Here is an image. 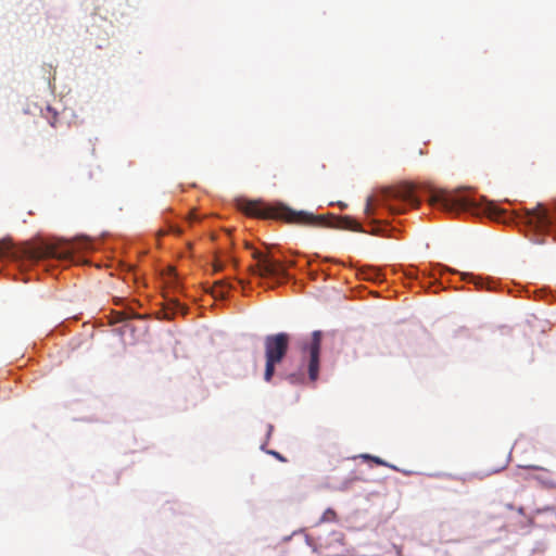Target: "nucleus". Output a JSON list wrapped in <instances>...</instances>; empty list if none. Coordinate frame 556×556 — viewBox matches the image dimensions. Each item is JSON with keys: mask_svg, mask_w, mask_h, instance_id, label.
Segmentation results:
<instances>
[{"mask_svg": "<svg viewBox=\"0 0 556 556\" xmlns=\"http://www.w3.org/2000/svg\"><path fill=\"white\" fill-rule=\"evenodd\" d=\"M429 203L450 213L470 212L475 215H485L490 219L507 223L506 212L494 202L465 193L463 190H434L430 192Z\"/></svg>", "mask_w": 556, "mask_h": 556, "instance_id": "obj_1", "label": "nucleus"}, {"mask_svg": "<svg viewBox=\"0 0 556 556\" xmlns=\"http://www.w3.org/2000/svg\"><path fill=\"white\" fill-rule=\"evenodd\" d=\"M420 194L410 184L383 188L376 197H368L364 208L367 218L377 215V207L387 208L390 214H402L406 207H417Z\"/></svg>", "mask_w": 556, "mask_h": 556, "instance_id": "obj_2", "label": "nucleus"}, {"mask_svg": "<svg viewBox=\"0 0 556 556\" xmlns=\"http://www.w3.org/2000/svg\"><path fill=\"white\" fill-rule=\"evenodd\" d=\"M238 208L244 214L258 218L282 219L300 225H317L320 219L305 211H293L282 204L267 205L260 200H239Z\"/></svg>", "mask_w": 556, "mask_h": 556, "instance_id": "obj_3", "label": "nucleus"}, {"mask_svg": "<svg viewBox=\"0 0 556 556\" xmlns=\"http://www.w3.org/2000/svg\"><path fill=\"white\" fill-rule=\"evenodd\" d=\"M290 336L286 332L266 336L264 339L265 349V372L264 380L270 382L275 375V367L281 363L289 350Z\"/></svg>", "mask_w": 556, "mask_h": 556, "instance_id": "obj_4", "label": "nucleus"}, {"mask_svg": "<svg viewBox=\"0 0 556 556\" xmlns=\"http://www.w3.org/2000/svg\"><path fill=\"white\" fill-rule=\"evenodd\" d=\"M518 217L525 225L532 229L545 231L556 223V203L553 210H548L543 204L539 203L533 208H525L523 214Z\"/></svg>", "mask_w": 556, "mask_h": 556, "instance_id": "obj_5", "label": "nucleus"}, {"mask_svg": "<svg viewBox=\"0 0 556 556\" xmlns=\"http://www.w3.org/2000/svg\"><path fill=\"white\" fill-rule=\"evenodd\" d=\"M73 249L68 244L40 242L29 251V256L35 260L56 258L67 261L72 257Z\"/></svg>", "mask_w": 556, "mask_h": 556, "instance_id": "obj_6", "label": "nucleus"}, {"mask_svg": "<svg viewBox=\"0 0 556 556\" xmlns=\"http://www.w3.org/2000/svg\"><path fill=\"white\" fill-rule=\"evenodd\" d=\"M253 258L257 261V264L251 267L252 273L257 274L262 277H282L286 274L283 265L274 260L269 254L262 253L254 250L252 253Z\"/></svg>", "mask_w": 556, "mask_h": 556, "instance_id": "obj_7", "label": "nucleus"}, {"mask_svg": "<svg viewBox=\"0 0 556 556\" xmlns=\"http://www.w3.org/2000/svg\"><path fill=\"white\" fill-rule=\"evenodd\" d=\"M321 338L323 332L320 330H315L312 333V341L308 345L304 346V352H308V377L311 381H316L319 374V356L321 349Z\"/></svg>", "mask_w": 556, "mask_h": 556, "instance_id": "obj_8", "label": "nucleus"}, {"mask_svg": "<svg viewBox=\"0 0 556 556\" xmlns=\"http://www.w3.org/2000/svg\"><path fill=\"white\" fill-rule=\"evenodd\" d=\"M231 288V285L227 282L226 280H217L214 282V285L211 288V293L215 298H225L227 293L229 292Z\"/></svg>", "mask_w": 556, "mask_h": 556, "instance_id": "obj_9", "label": "nucleus"}, {"mask_svg": "<svg viewBox=\"0 0 556 556\" xmlns=\"http://www.w3.org/2000/svg\"><path fill=\"white\" fill-rule=\"evenodd\" d=\"M340 226L344 229H349V230H353V231H362L361 224L350 216L341 217Z\"/></svg>", "mask_w": 556, "mask_h": 556, "instance_id": "obj_10", "label": "nucleus"}, {"mask_svg": "<svg viewBox=\"0 0 556 556\" xmlns=\"http://www.w3.org/2000/svg\"><path fill=\"white\" fill-rule=\"evenodd\" d=\"M337 519V513L332 508H327L320 517L319 522H336Z\"/></svg>", "mask_w": 556, "mask_h": 556, "instance_id": "obj_11", "label": "nucleus"}, {"mask_svg": "<svg viewBox=\"0 0 556 556\" xmlns=\"http://www.w3.org/2000/svg\"><path fill=\"white\" fill-rule=\"evenodd\" d=\"M11 250V243L2 241L0 242V257L7 256Z\"/></svg>", "mask_w": 556, "mask_h": 556, "instance_id": "obj_12", "label": "nucleus"}, {"mask_svg": "<svg viewBox=\"0 0 556 556\" xmlns=\"http://www.w3.org/2000/svg\"><path fill=\"white\" fill-rule=\"evenodd\" d=\"M535 479L543 481L548 486H555V483L552 480H544L541 476H536Z\"/></svg>", "mask_w": 556, "mask_h": 556, "instance_id": "obj_13", "label": "nucleus"}, {"mask_svg": "<svg viewBox=\"0 0 556 556\" xmlns=\"http://www.w3.org/2000/svg\"><path fill=\"white\" fill-rule=\"evenodd\" d=\"M223 268H224V265H223L222 263H219V262H216V263L214 264V266H213V270H214V273L222 271V270H223Z\"/></svg>", "mask_w": 556, "mask_h": 556, "instance_id": "obj_14", "label": "nucleus"}, {"mask_svg": "<svg viewBox=\"0 0 556 556\" xmlns=\"http://www.w3.org/2000/svg\"><path fill=\"white\" fill-rule=\"evenodd\" d=\"M525 468L535 469V470H541V471H544V472H548V470L546 468L539 467V466H533V465L526 466Z\"/></svg>", "mask_w": 556, "mask_h": 556, "instance_id": "obj_15", "label": "nucleus"}, {"mask_svg": "<svg viewBox=\"0 0 556 556\" xmlns=\"http://www.w3.org/2000/svg\"><path fill=\"white\" fill-rule=\"evenodd\" d=\"M269 454L274 455L276 458H278L281 462H286V458L281 456L278 452L270 451Z\"/></svg>", "mask_w": 556, "mask_h": 556, "instance_id": "obj_16", "label": "nucleus"}, {"mask_svg": "<svg viewBox=\"0 0 556 556\" xmlns=\"http://www.w3.org/2000/svg\"><path fill=\"white\" fill-rule=\"evenodd\" d=\"M285 378L289 380L291 383L296 381V376L294 374L287 375L285 376Z\"/></svg>", "mask_w": 556, "mask_h": 556, "instance_id": "obj_17", "label": "nucleus"}, {"mask_svg": "<svg viewBox=\"0 0 556 556\" xmlns=\"http://www.w3.org/2000/svg\"><path fill=\"white\" fill-rule=\"evenodd\" d=\"M170 230H172L174 233H176V235H180V233H181L180 229H178V228H176V227H172V228H170Z\"/></svg>", "mask_w": 556, "mask_h": 556, "instance_id": "obj_18", "label": "nucleus"}, {"mask_svg": "<svg viewBox=\"0 0 556 556\" xmlns=\"http://www.w3.org/2000/svg\"><path fill=\"white\" fill-rule=\"evenodd\" d=\"M372 459H374L377 464H379V465H384V462H383V460H381V459H380V458H378V457H372Z\"/></svg>", "mask_w": 556, "mask_h": 556, "instance_id": "obj_19", "label": "nucleus"}, {"mask_svg": "<svg viewBox=\"0 0 556 556\" xmlns=\"http://www.w3.org/2000/svg\"><path fill=\"white\" fill-rule=\"evenodd\" d=\"M55 122H56V114H54L53 119H52V121H50V125H51L52 127H55Z\"/></svg>", "mask_w": 556, "mask_h": 556, "instance_id": "obj_20", "label": "nucleus"}]
</instances>
